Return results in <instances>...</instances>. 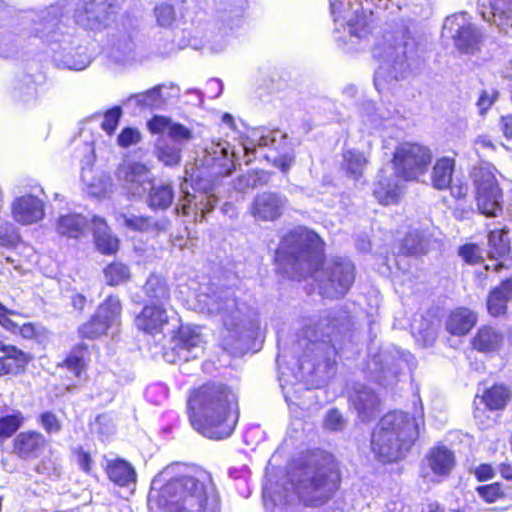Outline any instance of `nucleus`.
<instances>
[{
    "label": "nucleus",
    "mask_w": 512,
    "mask_h": 512,
    "mask_svg": "<svg viewBox=\"0 0 512 512\" xmlns=\"http://www.w3.org/2000/svg\"><path fill=\"white\" fill-rule=\"evenodd\" d=\"M322 253L319 236L305 227H297L282 238L275 261L289 277H314L324 296L342 297L354 282V266L349 260L339 258L319 269Z\"/></svg>",
    "instance_id": "obj_1"
},
{
    "label": "nucleus",
    "mask_w": 512,
    "mask_h": 512,
    "mask_svg": "<svg viewBox=\"0 0 512 512\" xmlns=\"http://www.w3.org/2000/svg\"><path fill=\"white\" fill-rule=\"evenodd\" d=\"M190 421L210 439L229 437L238 421V396L225 385H204L189 398Z\"/></svg>",
    "instance_id": "obj_2"
},
{
    "label": "nucleus",
    "mask_w": 512,
    "mask_h": 512,
    "mask_svg": "<svg viewBox=\"0 0 512 512\" xmlns=\"http://www.w3.org/2000/svg\"><path fill=\"white\" fill-rule=\"evenodd\" d=\"M289 482L304 503H324L340 485V473L334 456L313 452L301 457L292 465Z\"/></svg>",
    "instance_id": "obj_3"
},
{
    "label": "nucleus",
    "mask_w": 512,
    "mask_h": 512,
    "mask_svg": "<svg viewBox=\"0 0 512 512\" xmlns=\"http://www.w3.org/2000/svg\"><path fill=\"white\" fill-rule=\"evenodd\" d=\"M219 503L207 474L171 479L160 488L155 499L159 512H220Z\"/></svg>",
    "instance_id": "obj_4"
},
{
    "label": "nucleus",
    "mask_w": 512,
    "mask_h": 512,
    "mask_svg": "<svg viewBox=\"0 0 512 512\" xmlns=\"http://www.w3.org/2000/svg\"><path fill=\"white\" fill-rule=\"evenodd\" d=\"M198 309L211 317H220L226 334L223 336L225 349L234 342L251 338L259 328L255 311L245 304H238L230 290H221L212 294L197 295Z\"/></svg>",
    "instance_id": "obj_5"
},
{
    "label": "nucleus",
    "mask_w": 512,
    "mask_h": 512,
    "mask_svg": "<svg viewBox=\"0 0 512 512\" xmlns=\"http://www.w3.org/2000/svg\"><path fill=\"white\" fill-rule=\"evenodd\" d=\"M424 424L423 412L410 417L402 411L389 412L382 417L372 435V450L385 462L402 458L419 435Z\"/></svg>",
    "instance_id": "obj_6"
},
{
    "label": "nucleus",
    "mask_w": 512,
    "mask_h": 512,
    "mask_svg": "<svg viewBox=\"0 0 512 512\" xmlns=\"http://www.w3.org/2000/svg\"><path fill=\"white\" fill-rule=\"evenodd\" d=\"M433 159L432 151L419 143L405 142L400 144L393 157L397 176L386 178L380 176L374 189L376 199L384 205L397 203L402 192L397 177L404 180H417L425 175Z\"/></svg>",
    "instance_id": "obj_7"
},
{
    "label": "nucleus",
    "mask_w": 512,
    "mask_h": 512,
    "mask_svg": "<svg viewBox=\"0 0 512 512\" xmlns=\"http://www.w3.org/2000/svg\"><path fill=\"white\" fill-rule=\"evenodd\" d=\"M235 151L229 142L224 140L211 141L203 149L193 164L185 167V182L191 181L200 186V181L209 178V181L228 176L235 169Z\"/></svg>",
    "instance_id": "obj_8"
},
{
    "label": "nucleus",
    "mask_w": 512,
    "mask_h": 512,
    "mask_svg": "<svg viewBox=\"0 0 512 512\" xmlns=\"http://www.w3.org/2000/svg\"><path fill=\"white\" fill-rule=\"evenodd\" d=\"M285 140L286 134L279 130L265 128L251 130L243 142V150L248 157L246 162L251 161V153L268 147L269 152L264 154L263 157L272 162L282 172H287L294 162V155Z\"/></svg>",
    "instance_id": "obj_9"
},
{
    "label": "nucleus",
    "mask_w": 512,
    "mask_h": 512,
    "mask_svg": "<svg viewBox=\"0 0 512 512\" xmlns=\"http://www.w3.org/2000/svg\"><path fill=\"white\" fill-rule=\"evenodd\" d=\"M343 326V323L341 324ZM341 329L336 319L324 318L313 327L303 331V339L299 344L307 350V356L314 359L323 358L327 365L340 349Z\"/></svg>",
    "instance_id": "obj_10"
},
{
    "label": "nucleus",
    "mask_w": 512,
    "mask_h": 512,
    "mask_svg": "<svg viewBox=\"0 0 512 512\" xmlns=\"http://www.w3.org/2000/svg\"><path fill=\"white\" fill-rule=\"evenodd\" d=\"M408 43L403 39L384 38L373 48V56L379 61L375 72L374 84L378 91L385 89V84L398 80L405 70Z\"/></svg>",
    "instance_id": "obj_11"
},
{
    "label": "nucleus",
    "mask_w": 512,
    "mask_h": 512,
    "mask_svg": "<svg viewBox=\"0 0 512 512\" xmlns=\"http://www.w3.org/2000/svg\"><path fill=\"white\" fill-rule=\"evenodd\" d=\"M477 208L481 214L495 217L502 210L503 194L492 168L480 166L474 170Z\"/></svg>",
    "instance_id": "obj_12"
},
{
    "label": "nucleus",
    "mask_w": 512,
    "mask_h": 512,
    "mask_svg": "<svg viewBox=\"0 0 512 512\" xmlns=\"http://www.w3.org/2000/svg\"><path fill=\"white\" fill-rule=\"evenodd\" d=\"M123 0H82L74 12L75 22L89 30L100 31L114 22Z\"/></svg>",
    "instance_id": "obj_13"
},
{
    "label": "nucleus",
    "mask_w": 512,
    "mask_h": 512,
    "mask_svg": "<svg viewBox=\"0 0 512 512\" xmlns=\"http://www.w3.org/2000/svg\"><path fill=\"white\" fill-rule=\"evenodd\" d=\"M412 356L399 349L387 348L374 355L368 364L373 378L380 385L390 386L397 382L400 372L409 365Z\"/></svg>",
    "instance_id": "obj_14"
},
{
    "label": "nucleus",
    "mask_w": 512,
    "mask_h": 512,
    "mask_svg": "<svg viewBox=\"0 0 512 512\" xmlns=\"http://www.w3.org/2000/svg\"><path fill=\"white\" fill-rule=\"evenodd\" d=\"M121 312L122 306L119 298L109 296L99 305L95 315L79 328V334L87 339H96L106 335L110 329L119 326Z\"/></svg>",
    "instance_id": "obj_15"
},
{
    "label": "nucleus",
    "mask_w": 512,
    "mask_h": 512,
    "mask_svg": "<svg viewBox=\"0 0 512 512\" xmlns=\"http://www.w3.org/2000/svg\"><path fill=\"white\" fill-rule=\"evenodd\" d=\"M465 21V14L447 17L443 30L452 35L455 46L459 51L474 53L479 49L481 34L472 24H466Z\"/></svg>",
    "instance_id": "obj_16"
},
{
    "label": "nucleus",
    "mask_w": 512,
    "mask_h": 512,
    "mask_svg": "<svg viewBox=\"0 0 512 512\" xmlns=\"http://www.w3.org/2000/svg\"><path fill=\"white\" fill-rule=\"evenodd\" d=\"M455 466L454 453L445 446L433 447L426 456V466L422 477L432 483H439L447 478Z\"/></svg>",
    "instance_id": "obj_17"
},
{
    "label": "nucleus",
    "mask_w": 512,
    "mask_h": 512,
    "mask_svg": "<svg viewBox=\"0 0 512 512\" xmlns=\"http://www.w3.org/2000/svg\"><path fill=\"white\" fill-rule=\"evenodd\" d=\"M331 13L334 21H346L347 31L356 38L365 37L369 31V22L366 15L353 8L349 0H330Z\"/></svg>",
    "instance_id": "obj_18"
},
{
    "label": "nucleus",
    "mask_w": 512,
    "mask_h": 512,
    "mask_svg": "<svg viewBox=\"0 0 512 512\" xmlns=\"http://www.w3.org/2000/svg\"><path fill=\"white\" fill-rule=\"evenodd\" d=\"M288 205L285 195L278 192L265 191L257 194L251 204V215L261 221H275Z\"/></svg>",
    "instance_id": "obj_19"
},
{
    "label": "nucleus",
    "mask_w": 512,
    "mask_h": 512,
    "mask_svg": "<svg viewBox=\"0 0 512 512\" xmlns=\"http://www.w3.org/2000/svg\"><path fill=\"white\" fill-rule=\"evenodd\" d=\"M183 196L176 205V212L184 216L193 215L195 222H202L206 213L212 211L218 200L213 194L200 192L191 194L182 187Z\"/></svg>",
    "instance_id": "obj_20"
},
{
    "label": "nucleus",
    "mask_w": 512,
    "mask_h": 512,
    "mask_svg": "<svg viewBox=\"0 0 512 512\" xmlns=\"http://www.w3.org/2000/svg\"><path fill=\"white\" fill-rule=\"evenodd\" d=\"M11 210L14 220L22 225L37 223L45 216L44 201L31 194L15 198Z\"/></svg>",
    "instance_id": "obj_21"
},
{
    "label": "nucleus",
    "mask_w": 512,
    "mask_h": 512,
    "mask_svg": "<svg viewBox=\"0 0 512 512\" xmlns=\"http://www.w3.org/2000/svg\"><path fill=\"white\" fill-rule=\"evenodd\" d=\"M149 130L154 134L167 133L175 144L183 146L194 138L193 130L183 124L173 122L165 116H154L148 122Z\"/></svg>",
    "instance_id": "obj_22"
},
{
    "label": "nucleus",
    "mask_w": 512,
    "mask_h": 512,
    "mask_svg": "<svg viewBox=\"0 0 512 512\" xmlns=\"http://www.w3.org/2000/svg\"><path fill=\"white\" fill-rule=\"evenodd\" d=\"M117 178L132 194H141L142 186L150 180V170L142 163L127 162L118 168Z\"/></svg>",
    "instance_id": "obj_23"
},
{
    "label": "nucleus",
    "mask_w": 512,
    "mask_h": 512,
    "mask_svg": "<svg viewBox=\"0 0 512 512\" xmlns=\"http://www.w3.org/2000/svg\"><path fill=\"white\" fill-rule=\"evenodd\" d=\"M175 347L179 357L185 361L197 358L202 353V337L197 328L181 326L175 338Z\"/></svg>",
    "instance_id": "obj_24"
},
{
    "label": "nucleus",
    "mask_w": 512,
    "mask_h": 512,
    "mask_svg": "<svg viewBox=\"0 0 512 512\" xmlns=\"http://www.w3.org/2000/svg\"><path fill=\"white\" fill-rule=\"evenodd\" d=\"M178 93L179 89L174 85H157L145 92L132 95L128 100H134L141 109H159L166 105L169 98L177 97Z\"/></svg>",
    "instance_id": "obj_25"
},
{
    "label": "nucleus",
    "mask_w": 512,
    "mask_h": 512,
    "mask_svg": "<svg viewBox=\"0 0 512 512\" xmlns=\"http://www.w3.org/2000/svg\"><path fill=\"white\" fill-rule=\"evenodd\" d=\"M167 323L168 315L166 310L156 304L146 305L135 319L136 327L149 334L161 332Z\"/></svg>",
    "instance_id": "obj_26"
},
{
    "label": "nucleus",
    "mask_w": 512,
    "mask_h": 512,
    "mask_svg": "<svg viewBox=\"0 0 512 512\" xmlns=\"http://www.w3.org/2000/svg\"><path fill=\"white\" fill-rule=\"evenodd\" d=\"M477 314L469 308L458 307L452 310L446 320L445 329L454 336H464L476 325Z\"/></svg>",
    "instance_id": "obj_27"
},
{
    "label": "nucleus",
    "mask_w": 512,
    "mask_h": 512,
    "mask_svg": "<svg viewBox=\"0 0 512 512\" xmlns=\"http://www.w3.org/2000/svg\"><path fill=\"white\" fill-rule=\"evenodd\" d=\"M349 398L362 421L375 416L379 402L371 389L362 385L356 386Z\"/></svg>",
    "instance_id": "obj_28"
},
{
    "label": "nucleus",
    "mask_w": 512,
    "mask_h": 512,
    "mask_svg": "<svg viewBox=\"0 0 512 512\" xmlns=\"http://www.w3.org/2000/svg\"><path fill=\"white\" fill-rule=\"evenodd\" d=\"M117 220L132 230L156 234L167 230L170 225V221L166 217L154 219L152 217H143L130 213L120 214Z\"/></svg>",
    "instance_id": "obj_29"
},
{
    "label": "nucleus",
    "mask_w": 512,
    "mask_h": 512,
    "mask_svg": "<svg viewBox=\"0 0 512 512\" xmlns=\"http://www.w3.org/2000/svg\"><path fill=\"white\" fill-rule=\"evenodd\" d=\"M0 351L4 353V356L0 357V377L23 372L31 359L28 354L13 345H9Z\"/></svg>",
    "instance_id": "obj_30"
},
{
    "label": "nucleus",
    "mask_w": 512,
    "mask_h": 512,
    "mask_svg": "<svg viewBox=\"0 0 512 512\" xmlns=\"http://www.w3.org/2000/svg\"><path fill=\"white\" fill-rule=\"evenodd\" d=\"M45 443L44 436L39 432H22L14 440V453L23 459L35 457Z\"/></svg>",
    "instance_id": "obj_31"
},
{
    "label": "nucleus",
    "mask_w": 512,
    "mask_h": 512,
    "mask_svg": "<svg viewBox=\"0 0 512 512\" xmlns=\"http://www.w3.org/2000/svg\"><path fill=\"white\" fill-rule=\"evenodd\" d=\"M503 341L504 336L498 329L485 325L477 330L471 343L473 348L479 352L488 353L500 349Z\"/></svg>",
    "instance_id": "obj_32"
},
{
    "label": "nucleus",
    "mask_w": 512,
    "mask_h": 512,
    "mask_svg": "<svg viewBox=\"0 0 512 512\" xmlns=\"http://www.w3.org/2000/svg\"><path fill=\"white\" fill-rule=\"evenodd\" d=\"M512 297V277L502 281L501 284L492 290L487 299V309L492 316L505 314L507 303Z\"/></svg>",
    "instance_id": "obj_33"
},
{
    "label": "nucleus",
    "mask_w": 512,
    "mask_h": 512,
    "mask_svg": "<svg viewBox=\"0 0 512 512\" xmlns=\"http://www.w3.org/2000/svg\"><path fill=\"white\" fill-rule=\"evenodd\" d=\"M489 4L490 11L488 15L481 11L482 18L503 30L512 27V0H489Z\"/></svg>",
    "instance_id": "obj_34"
},
{
    "label": "nucleus",
    "mask_w": 512,
    "mask_h": 512,
    "mask_svg": "<svg viewBox=\"0 0 512 512\" xmlns=\"http://www.w3.org/2000/svg\"><path fill=\"white\" fill-rule=\"evenodd\" d=\"M109 479L118 486L128 487L136 483L137 474L133 466L125 460L109 461L106 467Z\"/></svg>",
    "instance_id": "obj_35"
},
{
    "label": "nucleus",
    "mask_w": 512,
    "mask_h": 512,
    "mask_svg": "<svg viewBox=\"0 0 512 512\" xmlns=\"http://www.w3.org/2000/svg\"><path fill=\"white\" fill-rule=\"evenodd\" d=\"M455 161L449 157L438 159L431 172V184L437 190H445L452 184Z\"/></svg>",
    "instance_id": "obj_36"
},
{
    "label": "nucleus",
    "mask_w": 512,
    "mask_h": 512,
    "mask_svg": "<svg viewBox=\"0 0 512 512\" xmlns=\"http://www.w3.org/2000/svg\"><path fill=\"white\" fill-rule=\"evenodd\" d=\"M87 223V219L81 214L67 213L58 218L56 230L62 236L78 238L84 233Z\"/></svg>",
    "instance_id": "obj_37"
},
{
    "label": "nucleus",
    "mask_w": 512,
    "mask_h": 512,
    "mask_svg": "<svg viewBox=\"0 0 512 512\" xmlns=\"http://www.w3.org/2000/svg\"><path fill=\"white\" fill-rule=\"evenodd\" d=\"M87 346L84 344H78L74 346L67 357L62 363H59V367L66 368L77 378H81L86 370V359Z\"/></svg>",
    "instance_id": "obj_38"
},
{
    "label": "nucleus",
    "mask_w": 512,
    "mask_h": 512,
    "mask_svg": "<svg viewBox=\"0 0 512 512\" xmlns=\"http://www.w3.org/2000/svg\"><path fill=\"white\" fill-rule=\"evenodd\" d=\"M95 244L102 253H114L118 249V241L108 232L105 221L99 217L93 219Z\"/></svg>",
    "instance_id": "obj_39"
},
{
    "label": "nucleus",
    "mask_w": 512,
    "mask_h": 512,
    "mask_svg": "<svg viewBox=\"0 0 512 512\" xmlns=\"http://www.w3.org/2000/svg\"><path fill=\"white\" fill-rule=\"evenodd\" d=\"M510 397L511 392L506 386L494 385L483 393L480 401L489 410H501L506 406Z\"/></svg>",
    "instance_id": "obj_40"
},
{
    "label": "nucleus",
    "mask_w": 512,
    "mask_h": 512,
    "mask_svg": "<svg viewBox=\"0 0 512 512\" xmlns=\"http://www.w3.org/2000/svg\"><path fill=\"white\" fill-rule=\"evenodd\" d=\"M145 295L152 301L163 304L169 300L170 293L164 278L151 274L143 286Z\"/></svg>",
    "instance_id": "obj_41"
},
{
    "label": "nucleus",
    "mask_w": 512,
    "mask_h": 512,
    "mask_svg": "<svg viewBox=\"0 0 512 512\" xmlns=\"http://www.w3.org/2000/svg\"><path fill=\"white\" fill-rule=\"evenodd\" d=\"M172 186L166 183L151 186L148 195V204L153 209H167L173 201Z\"/></svg>",
    "instance_id": "obj_42"
},
{
    "label": "nucleus",
    "mask_w": 512,
    "mask_h": 512,
    "mask_svg": "<svg viewBox=\"0 0 512 512\" xmlns=\"http://www.w3.org/2000/svg\"><path fill=\"white\" fill-rule=\"evenodd\" d=\"M156 156L166 166H176L182 158V147L178 144L160 141L156 146Z\"/></svg>",
    "instance_id": "obj_43"
},
{
    "label": "nucleus",
    "mask_w": 512,
    "mask_h": 512,
    "mask_svg": "<svg viewBox=\"0 0 512 512\" xmlns=\"http://www.w3.org/2000/svg\"><path fill=\"white\" fill-rule=\"evenodd\" d=\"M104 278L109 286H117L126 281L131 277L130 269L127 265L121 262H113L105 267Z\"/></svg>",
    "instance_id": "obj_44"
},
{
    "label": "nucleus",
    "mask_w": 512,
    "mask_h": 512,
    "mask_svg": "<svg viewBox=\"0 0 512 512\" xmlns=\"http://www.w3.org/2000/svg\"><path fill=\"white\" fill-rule=\"evenodd\" d=\"M366 163V158L358 151L348 150L343 155V166L354 178L362 175Z\"/></svg>",
    "instance_id": "obj_45"
},
{
    "label": "nucleus",
    "mask_w": 512,
    "mask_h": 512,
    "mask_svg": "<svg viewBox=\"0 0 512 512\" xmlns=\"http://www.w3.org/2000/svg\"><path fill=\"white\" fill-rule=\"evenodd\" d=\"M488 244L491 248L489 254L493 259L497 260L498 258L506 255L509 251V244L504 231L495 230L490 232Z\"/></svg>",
    "instance_id": "obj_46"
},
{
    "label": "nucleus",
    "mask_w": 512,
    "mask_h": 512,
    "mask_svg": "<svg viewBox=\"0 0 512 512\" xmlns=\"http://www.w3.org/2000/svg\"><path fill=\"white\" fill-rule=\"evenodd\" d=\"M38 474L46 476L50 479H57L61 475L62 465L59 457L50 454L45 456L35 468Z\"/></svg>",
    "instance_id": "obj_47"
},
{
    "label": "nucleus",
    "mask_w": 512,
    "mask_h": 512,
    "mask_svg": "<svg viewBox=\"0 0 512 512\" xmlns=\"http://www.w3.org/2000/svg\"><path fill=\"white\" fill-rule=\"evenodd\" d=\"M24 421V416L20 411H15L11 415L0 418V437H10L15 433Z\"/></svg>",
    "instance_id": "obj_48"
},
{
    "label": "nucleus",
    "mask_w": 512,
    "mask_h": 512,
    "mask_svg": "<svg viewBox=\"0 0 512 512\" xmlns=\"http://www.w3.org/2000/svg\"><path fill=\"white\" fill-rule=\"evenodd\" d=\"M402 247L407 254H419L426 251L424 239L418 231L408 233L403 240Z\"/></svg>",
    "instance_id": "obj_49"
},
{
    "label": "nucleus",
    "mask_w": 512,
    "mask_h": 512,
    "mask_svg": "<svg viewBox=\"0 0 512 512\" xmlns=\"http://www.w3.org/2000/svg\"><path fill=\"white\" fill-rule=\"evenodd\" d=\"M91 63L90 56L86 52V48L80 47L76 55H66L64 59V65L72 70H84L87 68Z\"/></svg>",
    "instance_id": "obj_50"
},
{
    "label": "nucleus",
    "mask_w": 512,
    "mask_h": 512,
    "mask_svg": "<svg viewBox=\"0 0 512 512\" xmlns=\"http://www.w3.org/2000/svg\"><path fill=\"white\" fill-rule=\"evenodd\" d=\"M82 181L87 185L88 193L100 197L106 192V183L100 179H93V172L91 169H83L82 171Z\"/></svg>",
    "instance_id": "obj_51"
},
{
    "label": "nucleus",
    "mask_w": 512,
    "mask_h": 512,
    "mask_svg": "<svg viewBox=\"0 0 512 512\" xmlns=\"http://www.w3.org/2000/svg\"><path fill=\"white\" fill-rule=\"evenodd\" d=\"M476 490L478 495L487 503H494L506 495L500 483L479 486Z\"/></svg>",
    "instance_id": "obj_52"
},
{
    "label": "nucleus",
    "mask_w": 512,
    "mask_h": 512,
    "mask_svg": "<svg viewBox=\"0 0 512 512\" xmlns=\"http://www.w3.org/2000/svg\"><path fill=\"white\" fill-rule=\"evenodd\" d=\"M39 423L48 434H57L62 429L61 420L51 411L41 413Z\"/></svg>",
    "instance_id": "obj_53"
},
{
    "label": "nucleus",
    "mask_w": 512,
    "mask_h": 512,
    "mask_svg": "<svg viewBox=\"0 0 512 512\" xmlns=\"http://www.w3.org/2000/svg\"><path fill=\"white\" fill-rule=\"evenodd\" d=\"M157 22L161 26H170L175 20V11L173 6L162 4L155 8Z\"/></svg>",
    "instance_id": "obj_54"
},
{
    "label": "nucleus",
    "mask_w": 512,
    "mask_h": 512,
    "mask_svg": "<svg viewBox=\"0 0 512 512\" xmlns=\"http://www.w3.org/2000/svg\"><path fill=\"white\" fill-rule=\"evenodd\" d=\"M135 52V45L131 39H127L124 41L118 42L116 46V53L120 55H115V58L121 62H127L130 59H133Z\"/></svg>",
    "instance_id": "obj_55"
},
{
    "label": "nucleus",
    "mask_w": 512,
    "mask_h": 512,
    "mask_svg": "<svg viewBox=\"0 0 512 512\" xmlns=\"http://www.w3.org/2000/svg\"><path fill=\"white\" fill-rule=\"evenodd\" d=\"M345 425V421L341 415V413L336 410H330L324 419V427L331 431L341 430Z\"/></svg>",
    "instance_id": "obj_56"
},
{
    "label": "nucleus",
    "mask_w": 512,
    "mask_h": 512,
    "mask_svg": "<svg viewBox=\"0 0 512 512\" xmlns=\"http://www.w3.org/2000/svg\"><path fill=\"white\" fill-rule=\"evenodd\" d=\"M121 116V109L119 107H115L109 110L105 115L102 122V128L108 134H112L119 122Z\"/></svg>",
    "instance_id": "obj_57"
},
{
    "label": "nucleus",
    "mask_w": 512,
    "mask_h": 512,
    "mask_svg": "<svg viewBox=\"0 0 512 512\" xmlns=\"http://www.w3.org/2000/svg\"><path fill=\"white\" fill-rule=\"evenodd\" d=\"M459 254L467 263L470 264H476L482 259L480 249L475 244L462 246L459 250Z\"/></svg>",
    "instance_id": "obj_58"
},
{
    "label": "nucleus",
    "mask_w": 512,
    "mask_h": 512,
    "mask_svg": "<svg viewBox=\"0 0 512 512\" xmlns=\"http://www.w3.org/2000/svg\"><path fill=\"white\" fill-rule=\"evenodd\" d=\"M498 95V91L494 89L484 90L481 93L477 101V106L481 114H484L493 105V103L498 99Z\"/></svg>",
    "instance_id": "obj_59"
},
{
    "label": "nucleus",
    "mask_w": 512,
    "mask_h": 512,
    "mask_svg": "<svg viewBox=\"0 0 512 512\" xmlns=\"http://www.w3.org/2000/svg\"><path fill=\"white\" fill-rule=\"evenodd\" d=\"M140 141V133L133 128H125L118 136V144L122 147H128Z\"/></svg>",
    "instance_id": "obj_60"
},
{
    "label": "nucleus",
    "mask_w": 512,
    "mask_h": 512,
    "mask_svg": "<svg viewBox=\"0 0 512 512\" xmlns=\"http://www.w3.org/2000/svg\"><path fill=\"white\" fill-rule=\"evenodd\" d=\"M76 461L82 471L89 474L92 470L93 460L91 455L82 448L75 450Z\"/></svg>",
    "instance_id": "obj_61"
},
{
    "label": "nucleus",
    "mask_w": 512,
    "mask_h": 512,
    "mask_svg": "<svg viewBox=\"0 0 512 512\" xmlns=\"http://www.w3.org/2000/svg\"><path fill=\"white\" fill-rule=\"evenodd\" d=\"M15 312L8 310L4 305L0 303V325L3 326L8 331L13 333L16 332L18 328V324L12 321L8 315H14Z\"/></svg>",
    "instance_id": "obj_62"
},
{
    "label": "nucleus",
    "mask_w": 512,
    "mask_h": 512,
    "mask_svg": "<svg viewBox=\"0 0 512 512\" xmlns=\"http://www.w3.org/2000/svg\"><path fill=\"white\" fill-rule=\"evenodd\" d=\"M473 474L477 478L478 481H487L495 476V470L490 464H480L475 467L473 470Z\"/></svg>",
    "instance_id": "obj_63"
},
{
    "label": "nucleus",
    "mask_w": 512,
    "mask_h": 512,
    "mask_svg": "<svg viewBox=\"0 0 512 512\" xmlns=\"http://www.w3.org/2000/svg\"><path fill=\"white\" fill-rule=\"evenodd\" d=\"M109 423L110 419L107 415H100L96 418V421L93 424V429L101 435H108L113 430V427L108 425Z\"/></svg>",
    "instance_id": "obj_64"
}]
</instances>
